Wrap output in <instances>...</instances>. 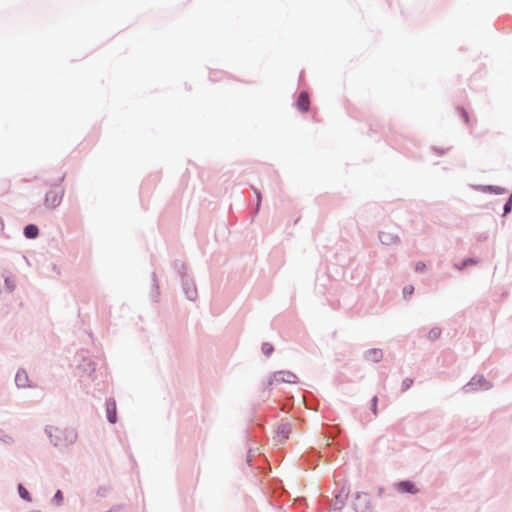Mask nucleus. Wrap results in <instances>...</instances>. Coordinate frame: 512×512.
<instances>
[{
  "mask_svg": "<svg viewBox=\"0 0 512 512\" xmlns=\"http://www.w3.org/2000/svg\"><path fill=\"white\" fill-rule=\"evenodd\" d=\"M64 195V189L60 186H55L50 189L46 195L44 204L48 209H54L58 205H60L62 198Z\"/></svg>",
  "mask_w": 512,
  "mask_h": 512,
  "instance_id": "obj_1",
  "label": "nucleus"
},
{
  "mask_svg": "<svg viewBox=\"0 0 512 512\" xmlns=\"http://www.w3.org/2000/svg\"><path fill=\"white\" fill-rule=\"evenodd\" d=\"M297 108L301 112H307L310 106L309 95L307 92H301L297 100Z\"/></svg>",
  "mask_w": 512,
  "mask_h": 512,
  "instance_id": "obj_2",
  "label": "nucleus"
},
{
  "mask_svg": "<svg viewBox=\"0 0 512 512\" xmlns=\"http://www.w3.org/2000/svg\"><path fill=\"white\" fill-rule=\"evenodd\" d=\"M397 489L402 493H411L415 494L418 492L415 484L411 481H401L397 485Z\"/></svg>",
  "mask_w": 512,
  "mask_h": 512,
  "instance_id": "obj_3",
  "label": "nucleus"
},
{
  "mask_svg": "<svg viewBox=\"0 0 512 512\" xmlns=\"http://www.w3.org/2000/svg\"><path fill=\"white\" fill-rule=\"evenodd\" d=\"M276 381H284L288 383L296 382V375L290 372H279L275 375Z\"/></svg>",
  "mask_w": 512,
  "mask_h": 512,
  "instance_id": "obj_4",
  "label": "nucleus"
},
{
  "mask_svg": "<svg viewBox=\"0 0 512 512\" xmlns=\"http://www.w3.org/2000/svg\"><path fill=\"white\" fill-rule=\"evenodd\" d=\"M107 417L110 423H115L117 420L116 416V405L115 403H110L107 405Z\"/></svg>",
  "mask_w": 512,
  "mask_h": 512,
  "instance_id": "obj_5",
  "label": "nucleus"
},
{
  "mask_svg": "<svg viewBox=\"0 0 512 512\" xmlns=\"http://www.w3.org/2000/svg\"><path fill=\"white\" fill-rule=\"evenodd\" d=\"M38 228L35 225H28L24 229V234L27 238H35L38 235Z\"/></svg>",
  "mask_w": 512,
  "mask_h": 512,
  "instance_id": "obj_6",
  "label": "nucleus"
},
{
  "mask_svg": "<svg viewBox=\"0 0 512 512\" xmlns=\"http://www.w3.org/2000/svg\"><path fill=\"white\" fill-rule=\"evenodd\" d=\"M379 239L383 244H391L397 240V237L389 233L382 232L379 235Z\"/></svg>",
  "mask_w": 512,
  "mask_h": 512,
  "instance_id": "obj_7",
  "label": "nucleus"
},
{
  "mask_svg": "<svg viewBox=\"0 0 512 512\" xmlns=\"http://www.w3.org/2000/svg\"><path fill=\"white\" fill-rule=\"evenodd\" d=\"M367 355H368V358L370 360H372L374 362H377V361H379L382 358L383 353L379 349H371V350L368 351Z\"/></svg>",
  "mask_w": 512,
  "mask_h": 512,
  "instance_id": "obj_8",
  "label": "nucleus"
},
{
  "mask_svg": "<svg viewBox=\"0 0 512 512\" xmlns=\"http://www.w3.org/2000/svg\"><path fill=\"white\" fill-rule=\"evenodd\" d=\"M289 432H290L289 426L286 424L282 425L278 429V435L281 436V439H287Z\"/></svg>",
  "mask_w": 512,
  "mask_h": 512,
  "instance_id": "obj_9",
  "label": "nucleus"
},
{
  "mask_svg": "<svg viewBox=\"0 0 512 512\" xmlns=\"http://www.w3.org/2000/svg\"><path fill=\"white\" fill-rule=\"evenodd\" d=\"M18 492L21 498H23L24 500H31L29 492L21 484L18 486Z\"/></svg>",
  "mask_w": 512,
  "mask_h": 512,
  "instance_id": "obj_10",
  "label": "nucleus"
},
{
  "mask_svg": "<svg viewBox=\"0 0 512 512\" xmlns=\"http://www.w3.org/2000/svg\"><path fill=\"white\" fill-rule=\"evenodd\" d=\"M25 380H26V374L23 372V373H17L16 375V378H15V381L17 383L18 386H25Z\"/></svg>",
  "mask_w": 512,
  "mask_h": 512,
  "instance_id": "obj_11",
  "label": "nucleus"
},
{
  "mask_svg": "<svg viewBox=\"0 0 512 512\" xmlns=\"http://www.w3.org/2000/svg\"><path fill=\"white\" fill-rule=\"evenodd\" d=\"M377 404H378V398H377V396H374L372 399V412L374 415L378 414Z\"/></svg>",
  "mask_w": 512,
  "mask_h": 512,
  "instance_id": "obj_12",
  "label": "nucleus"
},
{
  "mask_svg": "<svg viewBox=\"0 0 512 512\" xmlns=\"http://www.w3.org/2000/svg\"><path fill=\"white\" fill-rule=\"evenodd\" d=\"M440 335V330L439 329H432L430 332H429V338L430 339H437Z\"/></svg>",
  "mask_w": 512,
  "mask_h": 512,
  "instance_id": "obj_13",
  "label": "nucleus"
},
{
  "mask_svg": "<svg viewBox=\"0 0 512 512\" xmlns=\"http://www.w3.org/2000/svg\"><path fill=\"white\" fill-rule=\"evenodd\" d=\"M413 291H414V287H413V286H411V285H409V286L404 287V289H403V294H404L405 296H410V295H412V294H413Z\"/></svg>",
  "mask_w": 512,
  "mask_h": 512,
  "instance_id": "obj_14",
  "label": "nucleus"
},
{
  "mask_svg": "<svg viewBox=\"0 0 512 512\" xmlns=\"http://www.w3.org/2000/svg\"><path fill=\"white\" fill-rule=\"evenodd\" d=\"M512 206V196L509 198V201L504 206V213L507 214L510 212Z\"/></svg>",
  "mask_w": 512,
  "mask_h": 512,
  "instance_id": "obj_15",
  "label": "nucleus"
},
{
  "mask_svg": "<svg viewBox=\"0 0 512 512\" xmlns=\"http://www.w3.org/2000/svg\"><path fill=\"white\" fill-rule=\"evenodd\" d=\"M425 268H426V266H425V264H424L423 262H418V263H416V265H415V270H416V271H420V272H422V271H424V270H425Z\"/></svg>",
  "mask_w": 512,
  "mask_h": 512,
  "instance_id": "obj_16",
  "label": "nucleus"
},
{
  "mask_svg": "<svg viewBox=\"0 0 512 512\" xmlns=\"http://www.w3.org/2000/svg\"><path fill=\"white\" fill-rule=\"evenodd\" d=\"M402 385H403V390H407L412 385V380L411 379H405L403 381Z\"/></svg>",
  "mask_w": 512,
  "mask_h": 512,
  "instance_id": "obj_17",
  "label": "nucleus"
},
{
  "mask_svg": "<svg viewBox=\"0 0 512 512\" xmlns=\"http://www.w3.org/2000/svg\"><path fill=\"white\" fill-rule=\"evenodd\" d=\"M187 293H188L189 298L192 300L196 297V294H197L195 288H192L191 290L187 291Z\"/></svg>",
  "mask_w": 512,
  "mask_h": 512,
  "instance_id": "obj_18",
  "label": "nucleus"
},
{
  "mask_svg": "<svg viewBox=\"0 0 512 512\" xmlns=\"http://www.w3.org/2000/svg\"><path fill=\"white\" fill-rule=\"evenodd\" d=\"M460 112H461V115H462L464 121L468 123L469 122V118H468L467 112L464 109H462V108L460 109Z\"/></svg>",
  "mask_w": 512,
  "mask_h": 512,
  "instance_id": "obj_19",
  "label": "nucleus"
},
{
  "mask_svg": "<svg viewBox=\"0 0 512 512\" xmlns=\"http://www.w3.org/2000/svg\"><path fill=\"white\" fill-rule=\"evenodd\" d=\"M54 498L60 503L62 501V499H63V495H62L61 491L58 490L56 492Z\"/></svg>",
  "mask_w": 512,
  "mask_h": 512,
  "instance_id": "obj_20",
  "label": "nucleus"
},
{
  "mask_svg": "<svg viewBox=\"0 0 512 512\" xmlns=\"http://www.w3.org/2000/svg\"><path fill=\"white\" fill-rule=\"evenodd\" d=\"M263 349L267 355H269L270 352L272 351V347L269 346L268 348H266V345L263 347Z\"/></svg>",
  "mask_w": 512,
  "mask_h": 512,
  "instance_id": "obj_21",
  "label": "nucleus"
},
{
  "mask_svg": "<svg viewBox=\"0 0 512 512\" xmlns=\"http://www.w3.org/2000/svg\"><path fill=\"white\" fill-rule=\"evenodd\" d=\"M476 262L472 259H468L464 262V266L468 265V264H475Z\"/></svg>",
  "mask_w": 512,
  "mask_h": 512,
  "instance_id": "obj_22",
  "label": "nucleus"
}]
</instances>
